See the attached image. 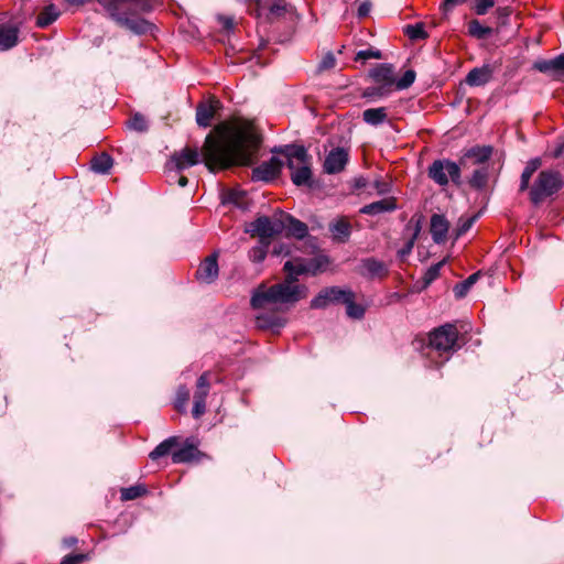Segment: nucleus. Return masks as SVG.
Here are the masks:
<instances>
[{
  "label": "nucleus",
  "instance_id": "obj_9",
  "mask_svg": "<svg viewBox=\"0 0 564 564\" xmlns=\"http://www.w3.org/2000/svg\"><path fill=\"white\" fill-rule=\"evenodd\" d=\"M458 330L453 324H445L430 334V345L440 352L456 350L459 346Z\"/></svg>",
  "mask_w": 564,
  "mask_h": 564
},
{
  "label": "nucleus",
  "instance_id": "obj_20",
  "mask_svg": "<svg viewBox=\"0 0 564 564\" xmlns=\"http://www.w3.org/2000/svg\"><path fill=\"white\" fill-rule=\"evenodd\" d=\"M449 224L443 215H433L431 217V235L436 243L445 241Z\"/></svg>",
  "mask_w": 564,
  "mask_h": 564
},
{
  "label": "nucleus",
  "instance_id": "obj_44",
  "mask_svg": "<svg viewBox=\"0 0 564 564\" xmlns=\"http://www.w3.org/2000/svg\"><path fill=\"white\" fill-rule=\"evenodd\" d=\"M371 58H375V59L381 58V52L379 50L367 48V50H361L356 54V61L366 62Z\"/></svg>",
  "mask_w": 564,
  "mask_h": 564
},
{
  "label": "nucleus",
  "instance_id": "obj_22",
  "mask_svg": "<svg viewBox=\"0 0 564 564\" xmlns=\"http://www.w3.org/2000/svg\"><path fill=\"white\" fill-rule=\"evenodd\" d=\"M492 77V70L488 65L473 68L466 76V83L469 86H482Z\"/></svg>",
  "mask_w": 564,
  "mask_h": 564
},
{
  "label": "nucleus",
  "instance_id": "obj_57",
  "mask_svg": "<svg viewBox=\"0 0 564 564\" xmlns=\"http://www.w3.org/2000/svg\"><path fill=\"white\" fill-rule=\"evenodd\" d=\"M367 186V180L364 177H359L356 180V187L357 188H364Z\"/></svg>",
  "mask_w": 564,
  "mask_h": 564
},
{
  "label": "nucleus",
  "instance_id": "obj_16",
  "mask_svg": "<svg viewBox=\"0 0 564 564\" xmlns=\"http://www.w3.org/2000/svg\"><path fill=\"white\" fill-rule=\"evenodd\" d=\"M219 268L217 262V254L208 256L199 265L196 271V278L204 283H213L218 276Z\"/></svg>",
  "mask_w": 564,
  "mask_h": 564
},
{
  "label": "nucleus",
  "instance_id": "obj_36",
  "mask_svg": "<svg viewBox=\"0 0 564 564\" xmlns=\"http://www.w3.org/2000/svg\"><path fill=\"white\" fill-rule=\"evenodd\" d=\"M269 245L270 243H268V242L260 241V243L258 246L250 249L249 259L254 263L262 262L267 257Z\"/></svg>",
  "mask_w": 564,
  "mask_h": 564
},
{
  "label": "nucleus",
  "instance_id": "obj_58",
  "mask_svg": "<svg viewBox=\"0 0 564 564\" xmlns=\"http://www.w3.org/2000/svg\"><path fill=\"white\" fill-rule=\"evenodd\" d=\"M188 183V180L186 176H183L181 175L178 178H177V184L181 186V187H184L186 186Z\"/></svg>",
  "mask_w": 564,
  "mask_h": 564
},
{
  "label": "nucleus",
  "instance_id": "obj_46",
  "mask_svg": "<svg viewBox=\"0 0 564 564\" xmlns=\"http://www.w3.org/2000/svg\"><path fill=\"white\" fill-rule=\"evenodd\" d=\"M419 228L415 229L414 234L412 235V237L406 241V243L404 245L403 248H401L399 251H398V256L400 259H404L406 256H409L411 252H412V249L414 247V243H415V240L417 238V234H419Z\"/></svg>",
  "mask_w": 564,
  "mask_h": 564
},
{
  "label": "nucleus",
  "instance_id": "obj_43",
  "mask_svg": "<svg viewBox=\"0 0 564 564\" xmlns=\"http://www.w3.org/2000/svg\"><path fill=\"white\" fill-rule=\"evenodd\" d=\"M443 264H444V261H440L436 264L431 265L426 270V272L424 274V278H423L425 285H429L435 279H437V276L440 275V271H441V268L443 267Z\"/></svg>",
  "mask_w": 564,
  "mask_h": 564
},
{
  "label": "nucleus",
  "instance_id": "obj_60",
  "mask_svg": "<svg viewBox=\"0 0 564 564\" xmlns=\"http://www.w3.org/2000/svg\"><path fill=\"white\" fill-rule=\"evenodd\" d=\"M68 1L72 3H78V4L84 3V0H68Z\"/></svg>",
  "mask_w": 564,
  "mask_h": 564
},
{
  "label": "nucleus",
  "instance_id": "obj_35",
  "mask_svg": "<svg viewBox=\"0 0 564 564\" xmlns=\"http://www.w3.org/2000/svg\"><path fill=\"white\" fill-rule=\"evenodd\" d=\"M404 33L409 36V39L413 41L424 40L427 37V33L424 30L423 23L409 24L404 29Z\"/></svg>",
  "mask_w": 564,
  "mask_h": 564
},
{
  "label": "nucleus",
  "instance_id": "obj_49",
  "mask_svg": "<svg viewBox=\"0 0 564 564\" xmlns=\"http://www.w3.org/2000/svg\"><path fill=\"white\" fill-rule=\"evenodd\" d=\"M372 187L379 195L388 194L391 189V184L382 178H377L372 183Z\"/></svg>",
  "mask_w": 564,
  "mask_h": 564
},
{
  "label": "nucleus",
  "instance_id": "obj_42",
  "mask_svg": "<svg viewBox=\"0 0 564 564\" xmlns=\"http://www.w3.org/2000/svg\"><path fill=\"white\" fill-rule=\"evenodd\" d=\"M291 10V6H289L284 0H278L270 7V14L273 17H282L286 12Z\"/></svg>",
  "mask_w": 564,
  "mask_h": 564
},
{
  "label": "nucleus",
  "instance_id": "obj_29",
  "mask_svg": "<svg viewBox=\"0 0 564 564\" xmlns=\"http://www.w3.org/2000/svg\"><path fill=\"white\" fill-rule=\"evenodd\" d=\"M540 166H541V160L538 158L532 159L527 163V165L521 174V182H520V191L521 192L527 191L529 188L530 180H531L532 175L534 174V172Z\"/></svg>",
  "mask_w": 564,
  "mask_h": 564
},
{
  "label": "nucleus",
  "instance_id": "obj_33",
  "mask_svg": "<svg viewBox=\"0 0 564 564\" xmlns=\"http://www.w3.org/2000/svg\"><path fill=\"white\" fill-rule=\"evenodd\" d=\"M479 278V272H476V273H473L470 274L466 280H464L463 282L456 284L453 289V292H454V295L457 297V299H462L464 297L468 291L470 290V288L476 283V281L478 280Z\"/></svg>",
  "mask_w": 564,
  "mask_h": 564
},
{
  "label": "nucleus",
  "instance_id": "obj_39",
  "mask_svg": "<svg viewBox=\"0 0 564 564\" xmlns=\"http://www.w3.org/2000/svg\"><path fill=\"white\" fill-rule=\"evenodd\" d=\"M488 180V172L486 169L475 170L469 181L470 186L475 188H482L486 186Z\"/></svg>",
  "mask_w": 564,
  "mask_h": 564
},
{
  "label": "nucleus",
  "instance_id": "obj_21",
  "mask_svg": "<svg viewBox=\"0 0 564 564\" xmlns=\"http://www.w3.org/2000/svg\"><path fill=\"white\" fill-rule=\"evenodd\" d=\"M397 208L395 198L387 197L378 202L365 205L360 208V213L365 215H379L393 212Z\"/></svg>",
  "mask_w": 564,
  "mask_h": 564
},
{
  "label": "nucleus",
  "instance_id": "obj_34",
  "mask_svg": "<svg viewBox=\"0 0 564 564\" xmlns=\"http://www.w3.org/2000/svg\"><path fill=\"white\" fill-rule=\"evenodd\" d=\"M468 32L476 39H486L492 33V29L481 25L478 20H471L468 24Z\"/></svg>",
  "mask_w": 564,
  "mask_h": 564
},
{
  "label": "nucleus",
  "instance_id": "obj_31",
  "mask_svg": "<svg viewBox=\"0 0 564 564\" xmlns=\"http://www.w3.org/2000/svg\"><path fill=\"white\" fill-rule=\"evenodd\" d=\"M355 294L349 290V296L347 295L344 304H346V313L351 318H361L365 314V308L355 303Z\"/></svg>",
  "mask_w": 564,
  "mask_h": 564
},
{
  "label": "nucleus",
  "instance_id": "obj_1",
  "mask_svg": "<svg viewBox=\"0 0 564 564\" xmlns=\"http://www.w3.org/2000/svg\"><path fill=\"white\" fill-rule=\"evenodd\" d=\"M260 145V137L250 123L215 127L204 142L202 151L185 147L174 152L171 162L177 172L203 162L210 172L234 165L252 164Z\"/></svg>",
  "mask_w": 564,
  "mask_h": 564
},
{
  "label": "nucleus",
  "instance_id": "obj_15",
  "mask_svg": "<svg viewBox=\"0 0 564 564\" xmlns=\"http://www.w3.org/2000/svg\"><path fill=\"white\" fill-rule=\"evenodd\" d=\"M534 68L541 73L550 74L554 78L564 80V54L552 59H542L534 63Z\"/></svg>",
  "mask_w": 564,
  "mask_h": 564
},
{
  "label": "nucleus",
  "instance_id": "obj_13",
  "mask_svg": "<svg viewBox=\"0 0 564 564\" xmlns=\"http://www.w3.org/2000/svg\"><path fill=\"white\" fill-rule=\"evenodd\" d=\"M283 166L280 159L272 156L269 161L261 163L252 170V180L269 182L275 178Z\"/></svg>",
  "mask_w": 564,
  "mask_h": 564
},
{
  "label": "nucleus",
  "instance_id": "obj_28",
  "mask_svg": "<svg viewBox=\"0 0 564 564\" xmlns=\"http://www.w3.org/2000/svg\"><path fill=\"white\" fill-rule=\"evenodd\" d=\"M113 165L112 158L107 153H101L91 160V170L96 173L106 174Z\"/></svg>",
  "mask_w": 564,
  "mask_h": 564
},
{
  "label": "nucleus",
  "instance_id": "obj_51",
  "mask_svg": "<svg viewBox=\"0 0 564 564\" xmlns=\"http://www.w3.org/2000/svg\"><path fill=\"white\" fill-rule=\"evenodd\" d=\"M494 4L495 2L492 0H479L475 6V11L478 15L486 14Z\"/></svg>",
  "mask_w": 564,
  "mask_h": 564
},
{
  "label": "nucleus",
  "instance_id": "obj_30",
  "mask_svg": "<svg viewBox=\"0 0 564 564\" xmlns=\"http://www.w3.org/2000/svg\"><path fill=\"white\" fill-rule=\"evenodd\" d=\"M177 444L176 437H169L165 441L161 442L151 453L150 458L155 460L160 457L167 455L171 449Z\"/></svg>",
  "mask_w": 564,
  "mask_h": 564
},
{
  "label": "nucleus",
  "instance_id": "obj_54",
  "mask_svg": "<svg viewBox=\"0 0 564 564\" xmlns=\"http://www.w3.org/2000/svg\"><path fill=\"white\" fill-rule=\"evenodd\" d=\"M219 21H220L223 28L227 31H229L234 28V20L229 17H220Z\"/></svg>",
  "mask_w": 564,
  "mask_h": 564
},
{
  "label": "nucleus",
  "instance_id": "obj_19",
  "mask_svg": "<svg viewBox=\"0 0 564 564\" xmlns=\"http://www.w3.org/2000/svg\"><path fill=\"white\" fill-rule=\"evenodd\" d=\"M19 42V29L11 24H0V51H8Z\"/></svg>",
  "mask_w": 564,
  "mask_h": 564
},
{
  "label": "nucleus",
  "instance_id": "obj_17",
  "mask_svg": "<svg viewBox=\"0 0 564 564\" xmlns=\"http://www.w3.org/2000/svg\"><path fill=\"white\" fill-rule=\"evenodd\" d=\"M220 108V102L217 99H212L208 102H200L196 108V122L199 127L207 128L210 126L216 111Z\"/></svg>",
  "mask_w": 564,
  "mask_h": 564
},
{
  "label": "nucleus",
  "instance_id": "obj_45",
  "mask_svg": "<svg viewBox=\"0 0 564 564\" xmlns=\"http://www.w3.org/2000/svg\"><path fill=\"white\" fill-rule=\"evenodd\" d=\"M129 127L138 132H143L148 129L147 121L143 116L137 113L129 121Z\"/></svg>",
  "mask_w": 564,
  "mask_h": 564
},
{
  "label": "nucleus",
  "instance_id": "obj_27",
  "mask_svg": "<svg viewBox=\"0 0 564 564\" xmlns=\"http://www.w3.org/2000/svg\"><path fill=\"white\" fill-rule=\"evenodd\" d=\"M58 17L59 10L54 4H48L37 15L36 25L40 28H46L56 21Z\"/></svg>",
  "mask_w": 564,
  "mask_h": 564
},
{
  "label": "nucleus",
  "instance_id": "obj_24",
  "mask_svg": "<svg viewBox=\"0 0 564 564\" xmlns=\"http://www.w3.org/2000/svg\"><path fill=\"white\" fill-rule=\"evenodd\" d=\"M283 220L285 221V231L289 236L302 239L307 232L308 228L303 221L283 213Z\"/></svg>",
  "mask_w": 564,
  "mask_h": 564
},
{
  "label": "nucleus",
  "instance_id": "obj_53",
  "mask_svg": "<svg viewBox=\"0 0 564 564\" xmlns=\"http://www.w3.org/2000/svg\"><path fill=\"white\" fill-rule=\"evenodd\" d=\"M466 0H444L441 9L444 13L452 11L456 6L464 3Z\"/></svg>",
  "mask_w": 564,
  "mask_h": 564
},
{
  "label": "nucleus",
  "instance_id": "obj_6",
  "mask_svg": "<svg viewBox=\"0 0 564 564\" xmlns=\"http://www.w3.org/2000/svg\"><path fill=\"white\" fill-rule=\"evenodd\" d=\"M563 186V180L557 171H541L530 188V199L534 205H539L545 198L557 193Z\"/></svg>",
  "mask_w": 564,
  "mask_h": 564
},
{
  "label": "nucleus",
  "instance_id": "obj_52",
  "mask_svg": "<svg viewBox=\"0 0 564 564\" xmlns=\"http://www.w3.org/2000/svg\"><path fill=\"white\" fill-rule=\"evenodd\" d=\"M86 558L84 554H70L65 556L61 564H80Z\"/></svg>",
  "mask_w": 564,
  "mask_h": 564
},
{
  "label": "nucleus",
  "instance_id": "obj_48",
  "mask_svg": "<svg viewBox=\"0 0 564 564\" xmlns=\"http://www.w3.org/2000/svg\"><path fill=\"white\" fill-rule=\"evenodd\" d=\"M245 193L240 191H230L225 195V202L232 203L241 207L243 204Z\"/></svg>",
  "mask_w": 564,
  "mask_h": 564
},
{
  "label": "nucleus",
  "instance_id": "obj_8",
  "mask_svg": "<svg viewBox=\"0 0 564 564\" xmlns=\"http://www.w3.org/2000/svg\"><path fill=\"white\" fill-rule=\"evenodd\" d=\"M330 261L327 256L319 254L308 260L294 259L289 260L284 263V270L290 275H300L303 273H310L316 275L327 270Z\"/></svg>",
  "mask_w": 564,
  "mask_h": 564
},
{
  "label": "nucleus",
  "instance_id": "obj_4",
  "mask_svg": "<svg viewBox=\"0 0 564 564\" xmlns=\"http://www.w3.org/2000/svg\"><path fill=\"white\" fill-rule=\"evenodd\" d=\"M291 180L297 185H310L312 178L311 156L303 145H288L283 151Z\"/></svg>",
  "mask_w": 564,
  "mask_h": 564
},
{
  "label": "nucleus",
  "instance_id": "obj_2",
  "mask_svg": "<svg viewBox=\"0 0 564 564\" xmlns=\"http://www.w3.org/2000/svg\"><path fill=\"white\" fill-rule=\"evenodd\" d=\"M307 296V288L286 279L282 283L271 286L261 284L251 296V306L254 310L272 311L273 313H259L256 325L261 329L279 330L285 325V318L276 314L282 305L293 304Z\"/></svg>",
  "mask_w": 564,
  "mask_h": 564
},
{
  "label": "nucleus",
  "instance_id": "obj_7",
  "mask_svg": "<svg viewBox=\"0 0 564 564\" xmlns=\"http://www.w3.org/2000/svg\"><path fill=\"white\" fill-rule=\"evenodd\" d=\"M429 177L440 186H446L449 181L460 184V167L449 160H435L427 171Z\"/></svg>",
  "mask_w": 564,
  "mask_h": 564
},
{
  "label": "nucleus",
  "instance_id": "obj_10",
  "mask_svg": "<svg viewBox=\"0 0 564 564\" xmlns=\"http://www.w3.org/2000/svg\"><path fill=\"white\" fill-rule=\"evenodd\" d=\"M349 296V290L338 286L325 288L311 301V308H325L330 304L344 303L346 296Z\"/></svg>",
  "mask_w": 564,
  "mask_h": 564
},
{
  "label": "nucleus",
  "instance_id": "obj_61",
  "mask_svg": "<svg viewBox=\"0 0 564 564\" xmlns=\"http://www.w3.org/2000/svg\"><path fill=\"white\" fill-rule=\"evenodd\" d=\"M273 252H274L275 254H280V253H282V249H279V250L274 249V251H273Z\"/></svg>",
  "mask_w": 564,
  "mask_h": 564
},
{
  "label": "nucleus",
  "instance_id": "obj_3",
  "mask_svg": "<svg viewBox=\"0 0 564 564\" xmlns=\"http://www.w3.org/2000/svg\"><path fill=\"white\" fill-rule=\"evenodd\" d=\"M120 25L137 34L148 32L150 24L134 14L150 8L139 0H97Z\"/></svg>",
  "mask_w": 564,
  "mask_h": 564
},
{
  "label": "nucleus",
  "instance_id": "obj_55",
  "mask_svg": "<svg viewBox=\"0 0 564 564\" xmlns=\"http://www.w3.org/2000/svg\"><path fill=\"white\" fill-rule=\"evenodd\" d=\"M370 8H371L370 3H368V2L361 3L358 8V15L360 18L368 15V13L370 12Z\"/></svg>",
  "mask_w": 564,
  "mask_h": 564
},
{
  "label": "nucleus",
  "instance_id": "obj_14",
  "mask_svg": "<svg viewBox=\"0 0 564 564\" xmlns=\"http://www.w3.org/2000/svg\"><path fill=\"white\" fill-rule=\"evenodd\" d=\"M370 77L377 85L392 91L395 83L394 69L391 64H380L370 70Z\"/></svg>",
  "mask_w": 564,
  "mask_h": 564
},
{
  "label": "nucleus",
  "instance_id": "obj_11",
  "mask_svg": "<svg viewBox=\"0 0 564 564\" xmlns=\"http://www.w3.org/2000/svg\"><path fill=\"white\" fill-rule=\"evenodd\" d=\"M349 161V152L343 147L329 151L324 161V171L327 174H337L344 171Z\"/></svg>",
  "mask_w": 564,
  "mask_h": 564
},
{
  "label": "nucleus",
  "instance_id": "obj_25",
  "mask_svg": "<svg viewBox=\"0 0 564 564\" xmlns=\"http://www.w3.org/2000/svg\"><path fill=\"white\" fill-rule=\"evenodd\" d=\"M362 119L370 126H379L388 120V110L386 107L368 108L362 112Z\"/></svg>",
  "mask_w": 564,
  "mask_h": 564
},
{
  "label": "nucleus",
  "instance_id": "obj_18",
  "mask_svg": "<svg viewBox=\"0 0 564 564\" xmlns=\"http://www.w3.org/2000/svg\"><path fill=\"white\" fill-rule=\"evenodd\" d=\"M329 231L334 241L347 242L351 235L350 221L346 217H338L329 224Z\"/></svg>",
  "mask_w": 564,
  "mask_h": 564
},
{
  "label": "nucleus",
  "instance_id": "obj_5",
  "mask_svg": "<svg viewBox=\"0 0 564 564\" xmlns=\"http://www.w3.org/2000/svg\"><path fill=\"white\" fill-rule=\"evenodd\" d=\"M285 229L283 213H276L272 217L260 216L246 227V232L252 237H258L261 242L270 243L271 239Z\"/></svg>",
  "mask_w": 564,
  "mask_h": 564
},
{
  "label": "nucleus",
  "instance_id": "obj_26",
  "mask_svg": "<svg viewBox=\"0 0 564 564\" xmlns=\"http://www.w3.org/2000/svg\"><path fill=\"white\" fill-rule=\"evenodd\" d=\"M199 456V451L193 444H185L182 448L172 453L174 464L188 463Z\"/></svg>",
  "mask_w": 564,
  "mask_h": 564
},
{
  "label": "nucleus",
  "instance_id": "obj_50",
  "mask_svg": "<svg viewBox=\"0 0 564 564\" xmlns=\"http://www.w3.org/2000/svg\"><path fill=\"white\" fill-rule=\"evenodd\" d=\"M475 219L476 217L460 218L457 227V236H462L467 232L475 223Z\"/></svg>",
  "mask_w": 564,
  "mask_h": 564
},
{
  "label": "nucleus",
  "instance_id": "obj_47",
  "mask_svg": "<svg viewBox=\"0 0 564 564\" xmlns=\"http://www.w3.org/2000/svg\"><path fill=\"white\" fill-rule=\"evenodd\" d=\"M335 65H336V58L332 52H328L323 56L321 63L318 64V70L319 72L328 70V69L334 68Z\"/></svg>",
  "mask_w": 564,
  "mask_h": 564
},
{
  "label": "nucleus",
  "instance_id": "obj_62",
  "mask_svg": "<svg viewBox=\"0 0 564 564\" xmlns=\"http://www.w3.org/2000/svg\"><path fill=\"white\" fill-rule=\"evenodd\" d=\"M561 154V150H558L556 153H555V156H558Z\"/></svg>",
  "mask_w": 564,
  "mask_h": 564
},
{
  "label": "nucleus",
  "instance_id": "obj_23",
  "mask_svg": "<svg viewBox=\"0 0 564 564\" xmlns=\"http://www.w3.org/2000/svg\"><path fill=\"white\" fill-rule=\"evenodd\" d=\"M361 273L368 276H384L388 273L387 265L375 258H367L361 261Z\"/></svg>",
  "mask_w": 564,
  "mask_h": 564
},
{
  "label": "nucleus",
  "instance_id": "obj_56",
  "mask_svg": "<svg viewBox=\"0 0 564 564\" xmlns=\"http://www.w3.org/2000/svg\"><path fill=\"white\" fill-rule=\"evenodd\" d=\"M497 13H498L499 18L503 19L502 23H505V21L509 18L511 11L509 8H499L497 10Z\"/></svg>",
  "mask_w": 564,
  "mask_h": 564
},
{
  "label": "nucleus",
  "instance_id": "obj_12",
  "mask_svg": "<svg viewBox=\"0 0 564 564\" xmlns=\"http://www.w3.org/2000/svg\"><path fill=\"white\" fill-rule=\"evenodd\" d=\"M210 383L208 378V372H204L197 380L196 391L194 393V405H193V416L198 419L206 411V398L209 393Z\"/></svg>",
  "mask_w": 564,
  "mask_h": 564
},
{
  "label": "nucleus",
  "instance_id": "obj_38",
  "mask_svg": "<svg viewBox=\"0 0 564 564\" xmlns=\"http://www.w3.org/2000/svg\"><path fill=\"white\" fill-rule=\"evenodd\" d=\"M147 492V489L142 485L131 486L128 488L121 489V499L123 501L133 500L143 496Z\"/></svg>",
  "mask_w": 564,
  "mask_h": 564
},
{
  "label": "nucleus",
  "instance_id": "obj_40",
  "mask_svg": "<svg viewBox=\"0 0 564 564\" xmlns=\"http://www.w3.org/2000/svg\"><path fill=\"white\" fill-rule=\"evenodd\" d=\"M188 399H189L188 389L184 386H181L176 392L175 409L181 412L184 411Z\"/></svg>",
  "mask_w": 564,
  "mask_h": 564
},
{
  "label": "nucleus",
  "instance_id": "obj_59",
  "mask_svg": "<svg viewBox=\"0 0 564 564\" xmlns=\"http://www.w3.org/2000/svg\"><path fill=\"white\" fill-rule=\"evenodd\" d=\"M76 543H77V539H76V538H68V539H66V540H65V544H66L67 546H73V545H75Z\"/></svg>",
  "mask_w": 564,
  "mask_h": 564
},
{
  "label": "nucleus",
  "instance_id": "obj_37",
  "mask_svg": "<svg viewBox=\"0 0 564 564\" xmlns=\"http://www.w3.org/2000/svg\"><path fill=\"white\" fill-rule=\"evenodd\" d=\"M390 93L391 91L388 90L387 88H384L383 86L377 85V86L367 87L362 91L361 96L364 98H369L371 100H376V99H380V98L388 96Z\"/></svg>",
  "mask_w": 564,
  "mask_h": 564
},
{
  "label": "nucleus",
  "instance_id": "obj_41",
  "mask_svg": "<svg viewBox=\"0 0 564 564\" xmlns=\"http://www.w3.org/2000/svg\"><path fill=\"white\" fill-rule=\"evenodd\" d=\"M415 80V72L412 69L406 70L403 76L394 83V86L399 90L409 88Z\"/></svg>",
  "mask_w": 564,
  "mask_h": 564
},
{
  "label": "nucleus",
  "instance_id": "obj_32",
  "mask_svg": "<svg viewBox=\"0 0 564 564\" xmlns=\"http://www.w3.org/2000/svg\"><path fill=\"white\" fill-rule=\"evenodd\" d=\"M492 154V148L491 147H475L468 150L466 153L467 158H470L474 160L475 163H484Z\"/></svg>",
  "mask_w": 564,
  "mask_h": 564
}]
</instances>
